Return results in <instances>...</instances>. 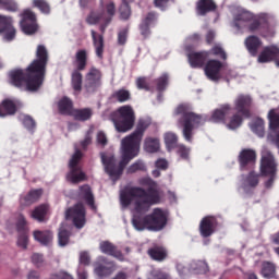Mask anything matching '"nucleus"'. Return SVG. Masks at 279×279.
<instances>
[{
  "instance_id": "f257e3e1",
  "label": "nucleus",
  "mask_w": 279,
  "mask_h": 279,
  "mask_svg": "<svg viewBox=\"0 0 279 279\" xmlns=\"http://www.w3.org/2000/svg\"><path fill=\"white\" fill-rule=\"evenodd\" d=\"M141 186H147V190L141 186L126 187L120 194L122 206H130L133 202L134 214L132 218V226L138 232L143 230H151L153 232H160L167 227V214L161 208H155L151 214L149 213L151 206H156L160 202V191L158 183L151 178H143L140 180Z\"/></svg>"
},
{
  "instance_id": "f03ea898",
  "label": "nucleus",
  "mask_w": 279,
  "mask_h": 279,
  "mask_svg": "<svg viewBox=\"0 0 279 279\" xmlns=\"http://www.w3.org/2000/svg\"><path fill=\"white\" fill-rule=\"evenodd\" d=\"M147 128H149V122L143 119L138 120L135 131L122 140V159L120 162L117 161L114 155L106 153L100 155L101 162L105 167V173H108L113 182L121 179L123 171H125L130 161L138 156L141 142L143 141V136H145Z\"/></svg>"
},
{
  "instance_id": "7ed1b4c3",
  "label": "nucleus",
  "mask_w": 279,
  "mask_h": 279,
  "mask_svg": "<svg viewBox=\"0 0 279 279\" xmlns=\"http://www.w3.org/2000/svg\"><path fill=\"white\" fill-rule=\"evenodd\" d=\"M47 64H49V51L45 45H38L36 50V59L26 68L15 69L10 72L9 77L12 86L15 88H25L31 93L40 89L47 75Z\"/></svg>"
},
{
  "instance_id": "20e7f679",
  "label": "nucleus",
  "mask_w": 279,
  "mask_h": 279,
  "mask_svg": "<svg viewBox=\"0 0 279 279\" xmlns=\"http://www.w3.org/2000/svg\"><path fill=\"white\" fill-rule=\"evenodd\" d=\"M271 21H274V17L267 13L255 15L254 13L245 10L240 11L234 16L236 27H240L241 23H250L247 26L248 32L252 34L258 32L264 38L274 34L271 31Z\"/></svg>"
},
{
  "instance_id": "39448f33",
  "label": "nucleus",
  "mask_w": 279,
  "mask_h": 279,
  "mask_svg": "<svg viewBox=\"0 0 279 279\" xmlns=\"http://www.w3.org/2000/svg\"><path fill=\"white\" fill-rule=\"evenodd\" d=\"M174 114L181 116L179 118V123L183 126L182 135L186 143H193V130L204 125L206 123V117L193 112V107L191 104H181L175 110Z\"/></svg>"
},
{
  "instance_id": "423d86ee",
  "label": "nucleus",
  "mask_w": 279,
  "mask_h": 279,
  "mask_svg": "<svg viewBox=\"0 0 279 279\" xmlns=\"http://www.w3.org/2000/svg\"><path fill=\"white\" fill-rule=\"evenodd\" d=\"M112 121L117 132H130V130L134 128V123H136V114L134 113V109L129 105L120 107L113 113Z\"/></svg>"
},
{
  "instance_id": "0eeeda50",
  "label": "nucleus",
  "mask_w": 279,
  "mask_h": 279,
  "mask_svg": "<svg viewBox=\"0 0 279 279\" xmlns=\"http://www.w3.org/2000/svg\"><path fill=\"white\" fill-rule=\"evenodd\" d=\"M259 171L263 178H268L264 183L265 189H271L276 182V175H278V163L271 151L264 150L262 153Z\"/></svg>"
},
{
  "instance_id": "6e6552de",
  "label": "nucleus",
  "mask_w": 279,
  "mask_h": 279,
  "mask_svg": "<svg viewBox=\"0 0 279 279\" xmlns=\"http://www.w3.org/2000/svg\"><path fill=\"white\" fill-rule=\"evenodd\" d=\"M75 70H73L71 74L72 88L76 93L82 92V83L84 76L82 75V71H86V66H88V51L86 49H80L76 51L73 62Z\"/></svg>"
},
{
  "instance_id": "1a4fd4ad",
  "label": "nucleus",
  "mask_w": 279,
  "mask_h": 279,
  "mask_svg": "<svg viewBox=\"0 0 279 279\" xmlns=\"http://www.w3.org/2000/svg\"><path fill=\"white\" fill-rule=\"evenodd\" d=\"M83 156L82 150L76 149L69 161L70 171L66 174V179L72 184H80V182H86L87 180L86 173L82 171V166H80Z\"/></svg>"
},
{
  "instance_id": "9d476101",
  "label": "nucleus",
  "mask_w": 279,
  "mask_h": 279,
  "mask_svg": "<svg viewBox=\"0 0 279 279\" xmlns=\"http://www.w3.org/2000/svg\"><path fill=\"white\" fill-rule=\"evenodd\" d=\"M65 219H70L77 230L86 226V207L84 203H76L65 211Z\"/></svg>"
},
{
  "instance_id": "9b49d317",
  "label": "nucleus",
  "mask_w": 279,
  "mask_h": 279,
  "mask_svg": "<svg viewBox=\"0 0 279 279\" xmlns=\"http://www.w3.org/2000/svg\"><path fill=\"white\" fill-rule=\"evenodd\" d=\"M22 20L20 21V27L26 36H34L38 32V17L36 13L31 9H25L21 13Z\"/></svg>"
},
{
  "instance_id": "f8f14e48",
  "label": "nucleus",
  "mask_w": 279,
  "mask_h": 279,
  "mask_svg": "<svg viewBox=\"0 0 279 279\" xmlns=\"http://www.w3.org/2000/svg\"><path fill=\"white\" fill-rule=\"evenodd\" d=\"M240 171H252L256 167V150L244 148L238 156Z\"/></svg>"
},
{
  "instance_id": "ddd939ff",
  "label": "nucleus",
  "mask_w": 279,
  "mask_h": 279,
  "mask_svg": "<svg viewBox=\"0 0 279 279\" xmlns=\"http://www.w3.org/2000/svg\"><path fill=\"white\" fill-rule=\"evenodd\" d=\"M101 70L92 66L85 75V89L88 93H95L101 86Z\"/></svg>"
},
{
  "instance_id": "4468645a",
  "label": "nucleus",
  "mask_w": 279,
  "mask_h": 279,
  "mask_svg": "<svg viewBox=\"0 0 279 279\" xmlns=\"http://www.w3.org/2000/svg\"><path fill=\"white\" fill-rule=\"evenodd\" d=\"M217 226H219V221L215 216H206L199 222V234L203 239H208V236H213L214 232H217Z\"/></svg>"
},
{
  "instance_id": "2eb2a0df",
  "label": "nucleus",
  "mask_w": 279,
  "mask_h": 279,
  "mask_svg": "<svg viewBox=\"0 0 279 279\" xmlns=\"http://www.w3.org/2000/svg\"><path fill=\"white\" fill-rule=\"evenodd\" d=\"M0 34H3L4 40L9 43L16 38V28L12 25V17L0 15Z\"/></svg>"
},
{
  "instance_id": "dca6fc26",
  "label": "nucleus",
  "mask_w": 279,
  "mask_h": 279,
  "mask_svg": "<svg viewBox=\"0 0 279 279\" xmlns=\"http://www.w3.org/2000/svg\"><path fill=\"white\" fill-rule=\"evenodd\" d=\"M235 110L238 114H242L245 119L252 117L250 108H252V97L247 95H240L234 101Z\"/></svg>"
},
{
  "instance_id": "f3484780",
  "label": "nucleus",
  "mask_w": 279,
  "mask_h": 279,
  "mask_svg": "<svg viewBox=\"0 0 279 279\" xmlns=\"http://www.w3.org/2000/svg\"><path fill=\"white\" fill-rule=\"evenodd\" d=\"M223 66V63L219 60H209L205 65V75L210 80L211 82H219L221 80V69Z\"/></svg>"
},
{
  "instance_id": "a211bd4d",
  "label": "nucleus",
  "mask_w": 279,
  "mask_h": 279,
  "mask_svg": "<svg viewBox=\"0 0 279 279\" xmlns=\"http://www.w3.org/2000/svg\"><path fill=\"white\" fill-rule=\"evenodd\" d=\"M99 250L102 254H107V256H113V258H117V260H120L121 263L125 260L123 253L110 241L100 242Z\"/></svg>"
},
{
  "instance_id": "6ab92c4d",
  "label": "nucleus",
  "mask_w": 279,
  "mask_h": 279,
  "mask_svg": "<svg viewBox=\"0 0 279 279\" xmlns=\"http://www.w3.org/2000/svg\"><path fill=\"white\" fill-rule=\"evenodd\" d=\"M43 189H33L27 192V194H23L20 197V206L26 208L27 206H33L36 202H39L43 197Z\"/></svg>"
},
{
  "instance_id": "aec40b11",
  "label": "nucleus",
  "mask_w": 279,
  "mask_h": 279,
  "mask_svg": "<svg viewBox=\"0 0 279 279\" xmlns=\"http://www.w3.org/2000/svg\"><path fill=\"white\" fill-rule=\"evenodd\" d=\"M156 12H149L146 16L142 20L140 24V32L143 38H149L151 36V25H154L157 21Z\"/></svg>"
},
{
  "instance_id": "412c9836",
  "label": "nucleus",
  "mask_w": 279,
  "mask_h": 279,
  "mask_svg": "<svg viewBox=\"0 0 279 279\" xmlns=\"http://www.w3.org/2000/svg\"><path fill=\"white\" fill-rule=\"evenodd\" d=\"M187 58L192 69H202V66L206 64V60L210 58V52L206 50L198 51V52H191Z\"/></svg>"
},
{
  "instance_id": "4be33fe9",
  "label": "nucleus",
  "mask_w": 279,
  "mask_h": 279,
  "mask_svg": "<svg viewBox=\"0 0 279 279\" xmlns=\"http://www.w3.org/2000/svg\"><path fill=\"white\" fill-rule=\"evenodd\" d=\"M244 45L250 56H252V58H256V56H258V51L263 47V40L256 35H250L245 38Z\"/></svg>"
},
{
  "instance_id": "5701e85b",
  "label": "nucleus",
  "mask_w": 279,
  "mask_h": 279,
  "mask_svg": "<svg viewBox=\"0 0 279 279\" xmlns=\"http://www.w3.org/2000/svg\"><path fill=\"white\" fill-rule=\"evenodd\" d=\"M279 56V48L276 46H266L258 56V62L265 64L267 62H274Z\"/></svg>"
},
{
  "instance_id": "b1692460",
  "label": "nucleus",
  "mask_w": 279,
  "mask_h": 279,
  "mask_svg": "<svg viewBox=\"0 0 279 279\" xmlns=\"http://www.w3.org/2000/svg\"><path fill=\"white\" fill-rule=\"evenodd\" d=\"M232 111V107L228 104L221 105L220 108L215 109L211 113L210 121L213 123H226V118Z\"/></svg>"
},
{
  "instance_id": "393cba45",
  "label": "nucleus",
  "mask_w": 279,
  "mask_h": 279,
  "mask_svg": "<svg viewBox=\"0 0 279 279\" xmlns=\"http://www.w3.org/2000/svg\"><path fill=\"white\" fill-rule=\"evenodd\" d=\"M217 10V3L215 0H198L196 2V14L198 16H206L210 12Z\"/></svg>"
},
{
  "instance_id": "a878e982",
  "label": "nucleus",
  "mask_w": 279,
  "mask_h": 279,
  "mask_svg": "<svg viewBox=\"0 0 279 279\" xmlns=\"http://www.w3.org/2000/svg\"><path fill=\"white\" fill-rule=\"evenodd\" d=\"M80 197L81 199H84L85 204L92 208V210H95L97 206H95V195H93V190L90 189V185L85 184L80 187Z\"/></svg>"
},
{
  "instance_id": "bb28decb",
  "label": "nucleus",
  "mask_w": 279,
  "mask_h": 279,
  "mask_svg": "<svg viewBox=\"0 0 279 279\" xmlns=\"http://www.w3.org/2000/svg\"><path fill=\"white\" fill-rule=\"evenodd\" d=\"M47 215H49V205L41 204L34 208L31 213L32 219L38 221V223H45L47 221Z\"/></svg>"
},
{
  "instance_id": "cd10ccee",
  "label": "nucleus",
  "mask_w": 279,
  "mask_h": 279,
  "mask_svg": "<svg viewBox=\"0 0 279 279\" xmlns=\"http://www.w3.org/2000/svg\"><path fill=\"white\" fill-rule=\"evenodd\" d=\"M242 179L244 189H256L260 182V174L256 173L254 169H252L246 177L242 175Z\"/></svg>"
},
{
  "instance_id": "c85d7f7f",
  "label": "nucleus",
  "mask_w": 279,
  "mask_h": 279,
  "mask_svg": "<svg viewBox=\"0 0 279 279\" xmlns=\"http://www.w3.org/2000/svg\"><path fill=\"white\" fill-rule=\"evenodd\" d=\"M16 114V102L12 99H4L0 104V117H12Z\"/></svg>"
},
{
  "instance_id": "c756f323",
  "label": "nucleus",
  "mask_w": 279,
  "mask_h": 279,
  "mask_svg": "<svg viewBox=\"0 0 279 279\" xmlns=\"http://www.w3.org/2000/svg\"><path fill=\"white\" fill-rule=\"evenodd\" d=\"M58 110L59 113L63 114L64 117H72L73 111V100L69 97H63L58 101Z\"/></svg>"
},
{
  "instance_id": "7c9ffc66",
  "label": "nucleus",
  "mask_w": 279,
  "mask_h": 279,
  "mask_svg": "<svg viewBox=\"0 0 279 279\" xmlns=\"http://www.w3.org/2000/svg\"><path fill=\"white\" fill-rule=\"evenodd\" d=\"M147 254L151 260H156L157 263H162V260L167 259V248L163 246H153L148 248Z\"/></svg>"
},
{
  "instance_id": "2f4dec72",
  "label": "nucleus",
  "mask_w": 279,
  "mask_h": 279,
  "mask_svg": "<svg viewBox=\"0 0 279 279\" xmlns=\"http://www.w3.org/2000/svg\"><path fill=\"white\" fill-rule=\"evenodd\" d=\"M90 34L96 56L99 58V60H104V35H97V32L95 31H92Z\"/></svg>"
},
{
  "instance_id": "473e14b6",
  "label": "nucleus",
  "mask_w": 279,
  "mask_h": 279,
  "mask_svg": "<svg viewBox=\"0 0 279 279\" xmlns=\"http://www.w3.org/2000/svg\"><path fill=\"white\" fill-rule=\"evenodd\" d=\"M33 236L41 245H51V241H53V233L49 230H36L33 232Z\"/></svg>"
},
{
  "instance_id": "72a5a7b5",
  "label": "nucleus",
  "mask_w": 279,
  "mask_h": 279,
  "mask_svg": "<svg viewBox=\"0 0 279 279\" xmlns=\"http://www.w3.org/2000/svg\"><path fill=\"white\" fill-rule=\"evenodd\" d=\"M71 117H73L74 121H81V123L90 121V119H93V109L90 108L74 109Z\"/></svg>"
},
{
  "instance_id": "f704fd0d",
  "label": "nucleus",
  "mask_w": 279,
  "mask_h": 279,
  "mask_svg": "<svg viewBox=\"0 0 279 279\" xmlns=\"http://www.w3.org/2000/svg\"><path fill=\"white\" fill-rule=\"evenodd\" d=\"M268 119H269V128H270V132L268 136H271L272 134L278 135L279 134V112L276 109H271L268 112Z\"/></svg>"
},
{
  "instance_id": "c9c22d12",
  "label": "nucleus",
  "mask_w": 279,
  "mask_h": 279,
  "mask_svg": "<svg viewBox=\"0 0 279 279\" xmlns=\"http://www.w3.org/2000/svg\"><path fill=\"white\" fill-rule=\"evenodd\" d=\"M144 149L148 154H156L160 151V140L157 137H147L144 143Z\"/></svg>"
},
{
  "instance_id": "e433bc0d",
  "label": "nucleus",
  "mask_w": 279,
  "mask_h": 279,
  "mask_svg": "<svg viewBox=\"0 0 279 279\" xmlns=\"http://www.w3.org/2000/svg\"><path fill=\"white\" fill-rule=\"evenodd\" d=\"M190 269L193 274H208L210 267L205 260H194L190 264Z\"/></svg>"
},
{
  "instance_id": "4c0bfd02",
  "label": "nucleus",
  "mask_w": 279,
  "mask_h": 279,
  "mask_svg": "<svg viewBox=\"0 0 279 279\" xmlns=\"http://www.w3.org/2000/svg\"><path fill=\"white\" fill-rule=\"evenodd\" d=\"M250 128L259 138L265 136V120L257 118L250 123Z\"/></svg>"
},
{
  "instance_id": "58836bf2",
  "label": "nucleus",
  "mask_w": 279,
  "mask_h": 279,
  "mask_svg": "<svg viewBox=\"0 0 279 279\" xmlns=\"http://www.w3.org/2000/svg\"><path fill=\"white\" fill-rule=\"evenodd\" d=\"M260 274L264 278L271 279L276 277V264L271 262H263Z\"/></svg>"
},
{
  "instance_id": "ea45409f",
  "label": "nucleus",
  "mask_w": 279,
  "mask_h": 279,
  "mask_svg": "<svg viewBox=\"0 0 279 279\" xmlns=\"http://www.w3.org/2000/svg\"><path fill=\"white\" fill-rule=\"evenodd\" d=\"M111 97L112 99H116V101H118L119 104H125V101H130V99H132V93H130V90L125 88H121L116 90L111 95Z\"/></svg>"
},
{
  "instance_id": "a19ab883",
  "label": "nucleus",
  "mask_w": 279,
  "mask_h": 279,
  "mask_svg": "<svg viewBox=\"0 0 279 279\" xmlns=\"http://www.w3.org/2000/svg\"><path fill=\"white\" fill-rule=\"evenodd\" d=\"M114 14H117V5L114 4V2H109L105 4L102 21H107V23H112V19H114Z\"/></svg>"
},
{
  "instance_id": "79ce46f5",
  "label": "nucleus",
  "mask_w": 279,
  "mask_h": 279,
  "mask_svg": "<svg viewBox=\"0 0 279 279\" xmlns=\"http://www.w3.org/2000/svg\"><path fill=\"white\" fill-rule=\"evenodd\" d=\"M153 84H155L156 90H158V93H165V90H167V86H169V74L165 73L161 76L155 78Z\"/></svg>"
},
{
  "instance_id": "37998d69",
  "label": "nucleus",
  "mask_w": 279,
  "mask_h": 279,
  "mask_svg": "<svg viewBox=\"0 0 279 279\" xmlns=\"http://www.w3.org/2000/svg\"><path fill=\"white\" fill-rule=\"evenodd\" d=\"M32 5L39 10L41 14H51V4L47 0H33Z\"/></svg>"
},
{
  "instance_id": "c03bdc74",
  "label": "nucleus",
  "mask_w": 279,
  "mask_h": 279,
  "mask_svg": "<svg viewBox=\"0 0 279 279\" xmlns=\"http://www.w3.org/2000/svg\"><path fill=\"white\" fill-rule=\"evenodd\" d=\"M58 241L60 247H66V244L71 241V232L64 227H60L58 232Z\"/></svg>"
},
{
  "instance_id": "a18cd8bd",
  "label": "nucleus",
  "mask_w": 279,
  "mask_h": 279,
  "mask_svg": "<svg viewBox=\"0 0 279 279\" xmlns=\"http://www.w3.org/2000/svg\"><path fill=\"white\" fill-rule=\"evenodd\" d=\"M94 271L98 278H108V276L112 275V267H108L104 264L96 263Z\"/></svg>"
},
{
  "instance_id": "49530a36",
  "label": "nucleus",
  "mask_w": 279,
  "mask_h": 279,
  "mask_svg": "<svg viewBox=\"0 0 279 279\" xmlns=\"http://www.w3.org/2000/svg\"><path fill=\"white\" fill-rule=\"evenodd\" d=\"M119 12L122 21H128L130 16H132V9L130 8V2H128V0H122Z\"/></svg>"
},
{
  "instance_id": "de8ad7c7",
  "label": "nucleus",
  "mask_w": 279,
  "mask_h": 279,
  "mask_svg": "<svg viewBox=\"0 0 279 279\" xmlns=\"http://www.w3.org/2000/svg\"><path fill=\"white\" fill-rule=\"evenodd\" d=\"M17 234L29 233V228H27V219L23 214H20L16 221Z\"/></svg>"
},
{
  "instance_id": "09e8293b",
  "label": "nucleus",
  "mask_w": 279,
  "mask_h": 279,
  "mask_svg": "<svg viewBox=\"0 0 279 279\" xmlns=\"http://www.w3.org/2000/svg\"><path fill=\"white\" fill-rule=\"evenodd\" d=\"M208 53L209 56L211 54L220 58V60H228V54L226 53V50H223V47H221V45L219 44L213 46Z\"/></svg>"
},
{
  "instance_id": "8fccbe9b",
  "label": "nucleus",
  "mask_w": 279,
  "mask_h": 279,
  "mask_svg": "<svg viewBox=\"0 0 279 279\" xmlns=\"http://www.w3.org/2000/svg\"><path fill=\"white\" fill-rule=\"evenodd\" d=\"M0 8L7 12H16L19 4L14 0H0Z\"/></svg>"
},
{
  "instance_id": "3c124183",
  "label": "nucleus",
  "mask_w": 279,
  "mask_h": 279,
  "mask_svg": "<svg viewBox=\"0 0 279 279\" xmlns=\"http://www.w3.org/2000/svg\"><path fill=\"white\" fill-rule=\"evenodd\" d=\"M165 143L168 149H173L178 147V135L175 133H166L165 134Z\"/></svg>"
},
{
  "instance_id": "603ef678",
  "label": "nucleus",
  "mask_w": 279,
  "mask_h": 279,
  "mask_svg": "<svg viewBox=\"0 0 279 279\" xmlns=\"http://www.w3.org/2000/svg\"><path fill=\"white\" fill-rule=\"evenodd\" d=\"M137 171H147V166H145L143 160H136L126 169V173L129 174L136 173Z\"/></svg>"
},
{
  "instance_id": "864d4df0",
  "label": "nucleus",
  "mask_w": 279,
  "mask_h": 279,
  "mask_svg": "<svg viewBox=\"0 0 279 279\" xmlns=\"http://www.w3.org/2000/svg\"><path fill=\"white\" fill-rule=\"evenodd\" d=\"M242 123L243 117L239 113H235L231 117L229 123L227 124V128H229V130H236L238 128H241Z\"/></svg>"
},
{
  "instance_id": "5fc2aeb1",
  "label": "nucleus",
  "mask_w": 279,
  "mask_h": 279,
  "mask_svg": "<svg viewBox=\"0 0 279 279\" xmlns=\"http://www.w3.org/2000/svg\"><path fill=\"white\" fill-rule=\"evenodd\" d=\"M99 21H104V13L92 11L86 17V23L88 25H97Z\"/></svg>"
},
{
  "instance_id": "6e6d98bb",
  "label": "nucleus",
  "mask_w": 279,
  "mask_h": 279,
  "mask_svg": "<svg viewBox=\"0 0 279 279\" xmlns=\"http://www.w3.org/2000/svg\"><path fill=\"white\" fill-rule=\"evenodd\" d=\"M177 154L182 158V160H189L191 148L186 147L184 144H180L177 146Z\"/></svg>"
},
{
  "instance_id": "4d7b16f0",
  "label": "nucleus",
  "mask_w": 279,
  "mask_h": 279,
  "mask_svg": "<svg viewBox=\"0 0 279 279\" xmlns=\"http://www.w3.org/2000/svg\"><path fill=\"white\" fill-rule=\"evenodd\" d=\"M136 87L140 90H146L147 93H149V90H151V87L149 86V83L147 82V77H145V76H140L136 78Z\"/></svg>"
},
{
  "instance_id": "13d9d810",
  "label": "nucleus",
  "mask_w": 279,
  "mask_h": 279,
  "mask_svg": "<svg viewBox=\"0 0 279 279\" xmlns=\"http://www.w3.org/2000/svg\"><path fill=\"white\" fill-rule=\"evenodd\" d=\"M31 260L37 269H40V267L45 266V257L40 253H34L31 257Z\"/></svg>"
},
{
  "instance_id": "bf43d9fd",
  "label": "nucleus",
  "mask_w": 279,
  "mask_h": 279,
  "mask_svg": "<svg viewBox=\"0 0 279 279\" xmlns=\"http://www.w3.org/2000/svg\"><path fill=\"white\" fill-rule=\"evenodd\" d=\"M29 245V233H19L17 247L25 250Z\"/></svg>"
},
{
  "instance_id": "052dcab7",
  "label": "nucleus",
  "mask_w": 279,
  "mask_h": 279,
  "mask_svg": "<svg viewBox=\"0 0 279 279\" xmlns=\"http://www.w3.org/2000/svg\"><path fill=\"white\" fill-rule=\"evenodd\" d=\"M23 125L26 128V130H34L36 128V121L31 116H25L23 118Z\"/></svg>"
},
{
  "instance_id": "680f3d73",
  "label": "nucleus",
  "mask_w": 279,
  "mask_h": 279,
  "mask_svg": "<svg viewBox=\"0 0 279 279\" xmlns=\"http://www.w3.org/2000/svg\"><path fill=\"white\" fill-rule=\"evenodd\" d=\"M153 279H171V275L160 269L151 271Z\"/></svg>"
},
{
  "instance_id": "e2e57ef3",
  "label": "nucleus",
  "mask_w": 279,
  "mask_h": 279,
  "mask_svg": "<svg viewBox=\"0 0 279 279\" xmlns=\"http://www.w3.org/2000/svg\"><path fill=\"white\" fill-rule=\"evenodd\" d=\"M128 33L129 29L128 28H122L119 33H118V45H125V43H128Z\"/></svg>"
},
{
  "instance_id": "0e129e2a",
  "label": "nucleus",
  "mask_w": 279,
  "mask_h": 279,
  "mask_svg": "<svg viewBox=\"0 0 279 279\" xmlns=\"http://www.w3.org/2000/svg\"><path fill=\"white\" fill-rule=\"evenodd\" d=\"M80 263H81V265H85V266L90 265V255L88 254V252H86V251L81 252Z\"/></svg>"
},
{
  "instance_id": "69168bd1",
  "label": "nucleus",
  "mask_w": 279,
  "mask_h": 279,
  "mask_svg": "<svg viewBox=\"0 0 279 279\" xmlns=\"http://www.w3.org/2000/svg\"><path fill=\"white\" fill-rule=\"evenodd\" d=\"M97 143L98 145H101V147H106V145H108V136H106V133L102 131L97 134Z\"/></svg>"
},
{
  "instance_id": "338daca9",
  "label": "nucleus",
  "mask_w": 279,
  "mask_h": 279,
  "mask_svg": "<svg viewBox=\"0 0 279 279\" xmlns=\"http://www.w3.org/2000/svg\"><path fill=\"white\" fill-rule=\"evenodd\" d=\"M155 167L157 169H161L162 171H166V169H169V162L166 159H158L155 162Z\"/></svg>"
},
{
  "instance_id": "774afa93",
  "label": "nucleus",
  "mask_w": 279,
  "mask_h": 279,
  "mask_svg": "<svg viewBox=\"0 0 279 279\" xmlns=\"http://www.w3.org/2000/svg\"><path fill=\"white\" fill-rule=\"evenodd\" d=\"M216 36L217 34L215 33V31L209 29L205 36L207 45H213L215 43Z\"/></svg>"
}]
</instances>
